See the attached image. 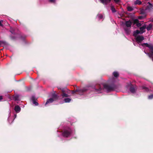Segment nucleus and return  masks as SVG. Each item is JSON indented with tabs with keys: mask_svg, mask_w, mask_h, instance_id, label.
Here are the masks:
<instances>
[{
	"mask_svg": "<svg viewBox=\"0 0 153 153\" xmlns=\"http://www.w3.org/2000/svg\"><path fill=\"white\" fill-rule=\"evenodd\" d=\"M148 4H149V5L147 6V8L148 9H150V8H151L152 7H153V5L151 4L149 2H148Z\"/></svg>",
	"mask_w": 153,
	"mask_h": 153,
	"instance_id": "obj_20",
	"label": "nucleus"
},
{
	"mask_svg": "<svg viewBox=\"0 0 153 153\" xmlns=\"http://www.w3.org/2000/svg\"><path fill=\"white\" fill-rule=\"evenodd\" d=\"M31 100L33 101V103L35 105H38V103L35 101V97H32Z\"/></svg>",
	"mask_w": 153,
	"mask_h": 153,
	"instance_id": "obj_14",
	"label": "nucleus"
},
{
	"mask_svg": "<svg viewBox=\"0 0 153 153\" xmlns=\"http://www.w3.org/2000/svg\"><path fill=\"white\" fill-rule=\"evenodd\" d=\"M61 96L62 97V98H64L65 97H68V95L67 94H66V93H62L61 94Z\"/></svg>",
	"mask_w": 153,
	"mask_h": 153,
	"instance_id": "obj_19",
	"label": "nucleus"
},
{
	"mask_svg": "<svg viewBox=\"0 0 153 153\" xmlns=\"http://www.w3.org/2000/svg\"><path fill=\"white\" fill-rule=\"evenodd\" d=\"M141 45L143 46H144V45H145L146 47L149 48L150 50V53H146L145 51L144 52L150 58L152 59L153 61V45L151 43L149 44L147 43H144L142 44Z\"/></svg>",
	"mask_w": 153,
	"mask_h": 153,
	"instance_id": "obj_2",
	"label": "nucleus"
},
{
	"mask_svg": "<svg viewBox=\"0 0 153 153\" xmlns=\"http://www.w3.org/2000/svg\"><path fill=\"white\" fill-rule=\"evenodd\" d=\"M3 99L2 98V96H0V100H2Z\"/></svg>",
	"mask_w": 153,
	"mask_h": 153,
	"instance_id": "obj_32",
	"label": "nucleus"
},
{
	"mask_svg": "<svg viewBox=\"0 0 153 153\" xmlns=\"http://www.w3.org/2000/svg\"><path fill=\"white\" fill-rule=\"evenodd\" d=\"M5 42L0 41V45H1L2 44H5Z\"/></svg>",
	"mask_w": 153,
	"mask_h": 153,
	"instance_id": "obj_28",
	"label": "nucleus"
},
{
	"mask_svg": "<svg viewBox=\"0 0 153 153\" xmlns=\"http://www.w3.org/2000/svg\"><path fill=\"white\" fill-rule=\"evenodd\" d=\"M146 28V26L145 25L143 26L140 28V34H142L145 32V29Z\"/></svg>",
	"mask_w": 153,
	"mask_h": 153,
	"instance_id": "obj_10",
	"label": "nucleus"
},
{
	"mask_svg": "<svg viewBox=\"0 0 153 153\" xmlns=\"http://www.w3.org/2000/svg\"><path fill=\"white\" fill-rule=\"evenodd\" d=\"M114 1L116 3H118L120 2V0H114Z\"/></svg>",
	"mask_w": 153,
	"mask_h": 153,
	"instance_id": "obj_29",
	"label": "nucleus"
},
{
	"mask_svg": "<svg viewBox=\"0 0 153 153\" xmlns=\"http://www.w3.org/2000/svg\"><path fill=\"white\" fill-rule=\"evenodd\" d=\"M52 98H51L47 100L45 104V105L49 103L52 102L54 100V99H56L58 98V96L55 94H53L52 96Z\"/></svg>",
	"mask_w": 153,
	"mask_h": 153,
	"instance_id": "obj_3",
	"label": "nucleus"
},
{
	"mask_svg": "<svg viewBox=\"0 0 153 153\" xmlns=\"http://www.w3.org/2000/svg\"><path fill=\"white\" fill-rule=\"evenodd\" d=\"M113 75L115 77H117L119 76V74L117 72H114L113 73Z\"/></svg>",
	"mask_w": 153,
	"mask_h": 153,
	"instance_id": "obj_21",
	"label": "nucleus"
},
{
	"mask_svg": "<svg viewBox=\"0 0 153 153\" xmlns=\"http://www.w3.org/2000/svg\"><path fill=\"white\" fill-rule=\"evenodd\" d=\"M115 88V86L114 85H108L106 84H102L97 85L95 87L93 91L98 93H100L104 90V89L108 91H111L114 90Z\"/></svg>",
	"mask_w": 153,
	"mask_h": 153,
	"instance_id": "obj_1",
	"label": "nucleus"
},
{
	"mask_svg": "<svg viewBox=\"0 0 153 153\" xmlns=\"http://www.w3.org/2000/svg\"><path fill=\"white\" fill-rule=\"evenodd\" d=\"M133 25H136L137 27H140L141 26V24L139 22L138 20L137 19H135L133 22Z\"/></svg>",
	"mask_w": 153,
	"mask_h": 153,
	"instance_id": "obj_5",
	"label": "nucleus"
},
{
	"mask_svg": "<svg viewBox=\"0 0 153 153\" xmlns=\"http://www.w3.org/2000/svg\"><path fill=\"white\" fill-rule=\"evenodd\" d=\"M139 33L140 34V31L138 30H137L136 31L134 32L133 35L134 36L136 37V35Z\"/></svg>",
	"mask_w": 153,
	"mask_h": 153,
	"instance_id": "obj_16",
	"label": "nucleus"
},
{
	"mask_svg": "<svg viewBox=\"0 0 153 153\" xmlns=\"http://www.w3.org/2000/svg\"><path fill=\"white\" fill-rule=\"evenodd\" d=\"M130 28L129 27H124V30L126 33L127 34H128L130 32Z\"/></svg>",
	"mask_w": 153,
	"mask_h": 153,
	"instance_id": "obj_12",
	"label": "nucleus"
},
{
	"mask_svg": "<svg viewBox=\"0 0 153 153\" xmlns=\"http://www.w3.org/2000/svg\"><path fill=\"white\" fill-rule=\"evenodd\" d=\"M141 4V2L139 1V0H136V1H134V4H138V5H140Z\"/></svg>",
	"mask_w": 153,
	"mask_h": 153,
	"instance_id": "obj_17",
	"label": "nucleus"
},
{
	"mask_svg": "<svg viewBox=\"0 0 153 153\" xmlns=\"http://www.w3.org/2000/svg\"><path fill=\"white\" fill-rule=\"evenodd\" d=\"M90 88L91 87H88V88H84L82 89H76L75 91L79 92V93L80 92H83L88 90V89H90Z\"/></svg>",
	"mask_w": 153,
	"mask_h": 153,
	"instance_id": "obj_6",
	"label": "nucleus"
},
{
	"mask_svg": "<svg viewBox=\"0 0 153 153\" xmlns=\"http://www.w3.org/2000/svg\"><path fill=\"white\" fill-rule=\"evenodd\" d=\"M144 39V38L142 36H137L136 37V40L138 43L141 42Z\"/></svg>",
	"mask_w": 153,
	"mask_h": 153,
	"instance_id": "obj_7",
	"label": "nucleus"
},
{
	"mask_svg": "<svg viewBox=\"0 0 153 153\" xmlns=\"http://www.w3.org/2000/svg\"><path fill=\"white\" fill-rule=\"evenodd\" d=\"M111 10L113 13L116 12V10L113 6H111Z\"/></svg>",
	"mask_w": 153,
	"mask_h": 153,
	"instance_id": "obj_26",
	"label": "nucleus"
},
{
	"mask_svg": "<svg viewBox=\"0 0 153 153\" xmlns=\"http://www.w3.org/2000/svg\"><path fill=\"white\" fill-rule=\"evenodd\" d=\"M14 110L16 112L18 113L20 111L21 108L19 105H16L15 106Z\"/></svg>",
	"mask_w": 153,
	"mask_h": 153,
	"instance_id": "obj_13",
	"label": "nucleus"
},
{
	"mask_svg": "<svg viewBox=\"0 0 153 153\" xmlns=\"http://www.w3.org/2000/svg\"><path fill=\"white\" fill-rule=\"evenodd\" d=\"M142 89L144 90L145 91H149V89L145 87V86H142Z\"/></svg>",
	"mask_w": 153,
	"mask_h": 153,
	"instance_id": "obj_23",
	"label": "nucleus"
},
{
	"mask_svg": "<svg viewBox=\"0 0 153 153\" xmlns=\"http://www.w3.org/2000/svg\"><path fill=\"white\" fill-rule=\"evenodd\" d=\"M136 89V87L131 86L130 88V90L131 93H134L135 92Z\"/></svg>",
	"mask_w": 153,
	"mask_h": 153,
	"instance_id": "obj_11",
	"label": "nucleus"
},
{
	"mask_svg": "<svg viewBox=\"0 0 153 153\" xmlns=\"http://www.w3.org/2000/svg\"><path fill=\"white\" fill-rule=\"evenodd\" d=\"M152 24H150L147 26V27H146V28L147 30L149 31L151 30L152 29Z\"/></svg>",
	"mask_w": 153,
	"mask_h": 153,
	"instance_id": "obj_15",
	"label": "nucleus"
},
{
	"mask_svg": "<svg viewBox=\"0 0 153 153\" xmlns=\"http://www.w3.org/2000/svg\"><path fill=\"white\" fill-rule=\"evenodd\" d=\"M128 10L129 11H131L133 10V8L131 7L128 6L127 7Z\"/></svg>",
	"mask_w": 153,
	"mask_h": 153,
	"instance_id": "obj_25",
	"label": "nucleus"
},
{
	"mask_svg": "<svg viewBox=\"0 0 153 153\" xmlns=\"http://www.w3.org/2000/svg\"><path fill=\"white\" fill-rule=\"evenodd\" d=\"M49 1L51 2H54L55 1V0H49Z\"/></svg>",
	"mask_w": 153,
	"mask_h": 153,
	"instance_id": "obj_31",
	"label": "nucleus"
},
{
	"mask_svg": "<svg viewBox=\"0 0 153 153\" xmlns=\"http://www.w3.org/2000/svg\"><path fill=\"white\" fill-rule=\"evenodd\" d=\"M100 1L101 3L106 5L110 2L111 0H100Z\"/></svg>",
	"mask_w": 153,
	"mask_h": 153,
	"instance_id": "obj_9",
	"label": "nucleus"
},
{
	"mask_svg": "<svg viewBox=\"0 0 153 153\" xmlns=\"http://www.w3.org/2000/svg\"><path fill=\"white\" fill-rule=\"evenodd\" d=\"M64 100L65 102H69L71 101V99L70 98H65Z\"/></svg>",
	"mask_w": 153,
	"mask_h": 153,
	"instance_id": "obj_18",
	"label": "nucleus"
},
{
	"mask_svg": "<svg viewBox=\"0 0 153 153\" xmlns=\"http://www.w3.org/2000/svg\"><path fill=\"white\" fill-rule=\"evenodd\" d=\"M62 93H65L67 92L68 89L66 88H62L61 89Z\"/></svg>",
	"mask_w": 153,
	"mask_h": 153,
	"instance_id": "obj_24",
	"label": "nucleus"
},
{
	"mask_svg": "<svg viewBox=\"0 0 153 153\" xmlns=\"http://www.w3.org/2000/svg\"><path fill=\"white\" fill-rule=\"evenodd\" d=\"M132 22L130 20L126 21L125 22V25L126 27L130 28L132 25Z\"/></svg>",
	"mask_w": 153,
	"mask_h": 153,
	"instance_id": "obj_8",
	"label": "nucleus"
},
{
	"mask_svg": "<svg viewBox=\"0 0 153 153\" xmlns=\"http://www.w3.org/2000/svg\"><path fill=\"white\" fill-rule=\"evenodd\" d=\"M153 98V94L150 95L148 97V99H151Z\"/></svg>",
	"mask_w": 153,
	"mask_h": 153,
	"instance_id": "obj_27",
	"label": "nucleus"
},
{
	"mask_svg": "<svg viewBox=\"0 0 153 153\" xmlns=\"http://www.w3.org/2000/svg\"><path fill=\"white\" fill-rule=\"evenodd\" d=\"M71 131V130L69 128L67 129H65L64 130V132L62 134L63 135L64 137H68L70 135Z\"/></svg>",
	"mask_w": 153,
	"mask_h": 153,
	"instance_id": "obj_4",
	"label": "nucleus"
},
{
	"mask_svg": "<svg viewBox=\"0 0 153 153\" xmlns=\"http://www.w3.org/2000/svg\"><path fill=\"white\" fill-rule=\"evenodd\" d=\"M74 91H73L72 92V94H74Z\"/></svg>",
	"mask_w": 153,
	"mask_h": 153,
	"instance_id": "obj_33",
	"label": "nucleus"
},
{
	"mask_svg": "<svg viewBox=\"0 0 153 153\" xmlns=\"http://www.w3.org/2000/svg\"><path fill=\"white\" fill-rule=\"evenodd\" d=\"M3 21L2 20H1V21L0 20V26H3V25L2 24V22H3Z\"/></svg>",
	"mask_w": 153,
	"mask_h": 153,
	"instance_id": "obj_30",
	"label": "nucleus"
},
{
	"mask_svg": "<svg viewBox=\"0 0 153 153\" xmlns=\"http://www.w3.org/2000/svg\"><path fill=\"white\" fill-rule=\"evenodd\" d=\"M97 17L99 18V19H103V15L101 14H99L97 15Z\"/></svg>",
	"mask_w": 153,
	"mask_h": 153,
	"instance_id": "obj_22",
	"label": "nucleus"
}]
</instances>
